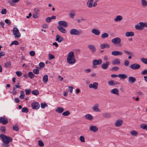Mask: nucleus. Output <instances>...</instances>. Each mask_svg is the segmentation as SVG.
<instances>
[{
	"instance_id": "obj_1",
	"label": "nucleus",
	"mask_w": 147,
	"mask_h": 147,
	"mask_svg": "<svg viewBox=\"0 0 147 147\" xmlns=\"http://www.w3.org/2000/svg\"><path fill=\"white\" fill-rule=\"evenodd\" d=\"M0 138L3 142L2 146L4 147H9V144L12 141V138L9 136H7L3 134H0Z\"/></svg>"
},
{
	"instance_id": "obj_2",
	"label": "nucleus",
	"mask_w": 147,
	"mask_h": 147,
	"mask_svg": "<svg viewBox=\"0 0 147 147\" xmlns=\"http://www.w3.org/2000/svg\"><path fill=\"white\" fill-rule=\"evenodd\" d=\"M67 60V62L71 64H73L76 63V60L73 52L71 51L69 53Z\"/></svg>"
},
{
	"instance_id": "obj_3",
	"label": "nucleus",
	"mask_w": 147,
	"mask_h": 147,
	"mask_svg": "<svg viewBox=\"0 0 147 147\" xmlns=\"http://www.w3.org/2000/svg\"><path fill=\"white\" fill-rule=\"evenodd\" d=\"M144 27L147 28V22H140L135 26V28L138 30H142Z\"/></svg>"
},
{
	"instance_id": "obj_4",
	"label": "nucleus",
	"mask_w": 147,
	"mask_h": 147,
	"mask_svg": "<svg viewBox=\"0 0 147 147\" xmlns=\"http://www.w3.org/2000/svg\"><path fill=\"white\" fill-rule=\"evenodd\" d=\"M82 33V30H78L76 29H72L70 31V33L72 35H79Z\"/></svg>"
},
{
	"instance_id": "obj_5",
	"label": "nucleus",
	"mask_w": 147,
	"mask_h": 147,
	"mask_svg": "<svg viewBox=\"0 0 147 147\" xmlns=\"http://www.w3.org/2000/svg\"><path fill=\"white\" fill-rule=\"evenodd\" d=\"M13 33L15 37L19 38L21 36L19 30L17 28H14Z\"/></svg>"
},
{
	"instance_id": "obj_6",
	"label": "nucleus",
	"mask_w": 147,
	"mask_h": 147,
	"mask_svg": "<svg viewBox=\"0 0 147 147\" xmlns=\"http://www.w3.org/2000/svg\"><path fill=\"white\" fill-rule=\"evenodd\" d=\"M32 108L33 109L37 110L40 107L39 104L38 102H32L31 104Z\"/></svg>"
},
{
	"instance_id": "obj_7",
	"label": "nucleus",
	"mask_w": 147,
	"mask_h": 147,
	"mask_svg": "<svg viewBox=\"0 0 147 147\" xmlns=\"http://www.w3.org/2000/svg\"><path fill=\"white\" fill-rule=\"evenodd\" d=\"M8 123L7 118L5 116L0 117V123L3 125H6Z\"/></svg>"
},
{
	"instance_id": "obj_8",
	"label": "nucleus",
	"mask_w": 147,
	"mask_h": 147,
	"mask_svg": "<svg viewBox=\"0 0 147 147\" xmlns=\"http://www.w3.org/2000/svg\"><path fill=\"white\" fill-rule=\"evenodd\" d=\"M129 67L133 69L137 70L140 68L141 66L138 64L135 63L130 65Z\"/></svg>"
},
{
	"instance_id": "obj_9",
	"label": "nucleus",
	"mask_w": 147,
	"mask_h": 147,
	"mask_svg": "<svg viewBox=\"0 0 147 147\" xmlns=\"http://www.w3.org/2000/svg\"><path fill=\"white\" fill-rule=\"evenodd\" d=\"M112 42L115 44H118L121 41V40L120 38L116 37L112 39L111 40Z\"/></svg>"
},
{
	"instance_id": "obj_10",
	"label": "nucleus",
	"mask_w": 147,
	"mask_h": 147,
	"mask_svg": "<svg viewBox=\"0 0 147 147\" xmlns=\"http://www.w3.org/2000/svg\"><path fill=\"white\" fill-rule=\"evenodd\" d=\"M92 64L94 66H95L97 65H100L102 63V61L101 59H94L92 61Z\"/></svg>"
},
{
	"instance_id": "obj_11",
	"label": "nucleus",
	"mask_w": 147,
	"mask_h": 147,
	"mask_svg": "<svg viewBox=\"0 0 147 147\" xmlns=\"http://www.w3.org/2000/svg\"><path fill=\"white\" fill-rule=\"evenodd\" d=\"M98 84L96 82H94L93 84H90L89 85V87L90 88H93L95 90L98 88Z\"/></svg>"
},
{
	"instance_id": "obj_12",
	"label": "nucleus",
	"mask_w": 147,
	"mask_h": 147,
	"mask_svg": "<svg viewBox=\"0 0 147 147\" xmlns=\"http://www.w3.org/2000/svg\"><path fill=\"white\" fill-rule=\"evenodd\" d=\"M88 48L92 51V53H94L96 51L95 47L92 45H89L88 46Z\"/></svg>"
},
{
	"instance_id": "obj_13",
	"label": "nucleus",
	"mask_w": 147,
	"mask_h": 147,
	"mask_svg": "<svg viewBox=\"0 0 147 147\" xmlns=\"http://www.w3.org/2000/svg\"><path fill=\"white\" fill-rule=\"evenodd\" d=\"M59 26H63L64 27H66L67 26V24L66 22L64 21H60L58 22Z\"/></svg>"
},
{
	"instance_id": "obj_14",
	"label": "nucleus",
	"mask_w": 147,
	"mask_h": 147,
	"mask_svg": "<svg viewBox=\"0 0 147 147\" xmlns=\"http://www.w3.org/2000/svg\"><path fill=\"white\" fill-rule=\"evenodd\" d=\"M110 64V63L109 61H106L105 63L102 64L101 67L104 69H107Z\"/></svg>"
},
{
	"instance_id": "obj_15",
	"label": "nucleus",
	"mask_w": 147,
	"mask_h": 147,
	"mask_svg": "<svg viewBox=\"0 0 147 147\" xmlns=\"http://www.w3.org/2000/svg\"><path fill=\"white\" fill-rule=\"evenodd\" d=\"M111 63L114 65H119L120 63V59L118 58H115L111 62Z\"/></svg>"
},
{
	"instance_id": "obj_16",
	"label": "nucleus",
	"mask_w": 147,
	"mask_h": 147,
	"mask_svg": "<svg viewBox=\"0 0 147 147\" xmlns=\"http://www.w3.org/2000/svg\"><path fill=\"white\" fill-rule=\"evenodd\" d=\"M111 54L113 56L122 55L123 53L121 51H115L111 52Z\"/></svg>"
},
{
	"instance_id": "obj_17",
	"label": "nucleus",
	"mask_w": 147,
	"mask_h": 147,
	"mask_svg": "<svg viewBox=\"0 0 147 147\" xmlns=\"http://www.w3.org/2000/svg\"><path fill=\"white\" fill-rule=\"evenodd\" d=\"M89 130L93 132H96L98 130V128L97 127L95 126H91L89 127Z\"/></svg>"
},
{
	"instance_id": "obj_18",
	"label": "nucleus",
	"mask_w": 147,
	"mask_h": 147,
	"mask_svg": "<svg viewBox=\"0 0 147 147\" xmlns=\"http://www.w3.org/2000/svg\"><path fill=\"white\" fill-rule=\"evenodd\" d=\"M123 18L122 16L120 15L117 16L114 19V21L117 22L118 21L120 22L123 20Z\"/></svg>"
},
{
	"instance_id": "obj_19",
	"label": "nucleus",
	"mask_w": 147,
	"mask_h": 147,
	"mask_svg": "<svg viewBox=\"0 0 147 147\" xmlns=\"http://www.w3.org/2000/svg\"><path fill=\"white\" fill-rule=\"evenodd\" d=\"M110 92L111 93L117 95H119V90L117 88H115L111 90Z\"/></svg>"
},
{
	"instance_id": "obj_20",
	"label": "nucleus",
	"mask_w": 147,
	"mask_h": 147,
	"mask_svg": "<svg viewBox=\"0 0 147 147\" xmlns=\"http://www.w3.org/2000/svg\"><path fill=\"white\" fill-rule=\"evenodd\" d=\"M92 32L94 34L96 35H98L100 34V32L99 30L96 29H93L92 30Z\"/></svg>"
},
{
	"instance_id": "obj_21",
	"label": "nucleus",
	"mask_w": 147,
	"mask_h": 147,
	"mask_svg": "<svg viewBox=\"0 0 147 147\" xmlns=\"http://www.w3.org/2000/svg\"><path fill=\"white\" fill-rule=\"evenodd\" d=\"M63 38L61 36H60L59 35L57 34L56 35V41H57L59 42H60L64 40Z\"/></svg>"
},
{
	"instance_id": "obj_22",
	"label": "nucleus",
	"mask_w": 147,
	"mask_h": 147,
	"mask_svg": "<svg viewBox=\"0 0 147 147\" xmlns=\"http://www.w3.org/2000/svg\"><path fill=\"white\" fill-rule=\"evenodd\" d=\"M122 123L123 121L121 120H118L117 121L115 125L116 127H119L122 125Z\"/></svg>"
},
{
	"instance_id": "obj_23",
	"label": "nucleus",
	"mask_w": 147,
	"mask_h": 147,
	"mask_svg": "<svg viewBox=\"0 0 147 147\" xmlns=\"http://www.w3.org/2000/svg\"><path fill=\"white\" fill-rule=\"evenodd\" d=\"M128 81L129 83H134L136 80V78L133 76L129 77Z\"/></svg>"
},
{
	"instance_id": "obj_24",
	"label": "nucleus",
	"mask_w": 147,
	"mask_h": 147,
	"mask_svg": "<svg viewBox=\"0 0 147 147\" xmlns=\"http://www.w3.org/2000/svg\"><path fill=\"white\" fill-rule=\"evenodd\" d=\"M134 33L132 32H127L125 34V36L126 37L134 36Z\"/></svg>"
},
{
	"instance_id": "obj_25",
	"label": "nucleus",
	"mask_w": 147,
	"mask_h": 147,
	"mask_svg": "<svg viewBox=\"0 0 147 147\" xmlns=\"http://www.w3.org/2000/svg\"><path fill=\"white\" fill-rule=\"evenodd\" d=\"M98 104H96L92 107L93 110L95 112H100V111L98 108Z\"/></svg>"
},
{
	"instance_id": "obj_26",
	"label": "nucleus",
	"mask_w": 147,
	"mask_h": 147,
	"mask_svg": "<svg viewBox=\"0 0 147 147\" xmlns=\"http://www.w3.org/2000/svg\"><path fill=\"white\" fill-rule=\"evenodd\" d=\"M94 0H88L87 2V6L89 8L92 7V3Z\"/></svg>"
},
{
	"instance_id": "obj_27",
	"label": "nucleus",
	"mask_w": 147,
	"mask_h": 147,
	"mask_svg": "<svg viewBox=\"0 0 147 147\" xmlns=\"http://www.w3.org/2000/svg\"><path fill=\"white\" fill-rule=\"evenodd\" d=\"M57 28L59 30L63 33H65L66 32V30L61 26H58Z\"/></svg>"
},
{
	"instance_id": "obj_28",
	"label": "nucleus",
	"mask_w": 147,
	"mask_h": 147,
	"mask_svg": "<svg viewBox=\"0 0 147 147\" xmlns=\"http://www.w3.org/2000/svg\"><path fill=\"white\" fill-rule=\"evenodd\" d=\"M85 118L89 120H92L93 119V117L90 114H88L85 116Z\"/></svg>"
},
{
	"instance_id": "obj_29",
	"label": "nucleus",
	"mask_w": 147,
	"mask_h": 147,
	"mask_svg": "<svg viewBox=\"0 0 147 147\" xmlns=\"http://www.w3.org/2000/svg\"><path fill=\"white\" fill-rule=\"evenodd\" d=\"M43 81L45 84L47 83L48 81V76L47 75H45L43 77Z\"/></svg>"
},
{
	"instance_id": "obj_30",
	"label": "nucleus",
	"mask_w": 147,
	"mask_h": 147,
	"mask_svg": "<svg viewBox=\"0 0 147 147\" xmlns=\"http://www.w3.org/2000/svg\"><path fill=\"white\" fill-rule=\"evenodd\" d=\"M63 111L64 109L61 107H59L56 110V111L59 113H61Z\"/></svg>"
},
{
	"instance_id": "obj_31",
	"label": "nucleus",
	"mask_w": 147,
	"mask_h": 147,
	"mask_svg": "<svg viewBox=\"0 0 147 147\" xmlns=\"http://www.w3.org/2000/svg\"><path fill=\"white\" fill-rule=\"evenodd\" d=\"M140 127L142 129H146L147 131V125L145 124H142L140 125Z\"/></svg>"
},
{
	"instance_id": "obj_32",
	"label": "nucleus",
	"mask_w": 147,
	"mask_h": 147,
	"mask_svg": "<svg viewBox=\"0 0 147 147\" xmlns=\"http://www.w3.org/2000/svg\"><path fill=\"white\" fill-rule=\"evenodd\" d=\"M108 36L109 35L107 33L104 32L101 34V37L102 38L104 39L108 37Z\"/></svg>"
},
{
	"instance_id": "obj_33",
	"label": "nucleus",
	"mask_w": 147,
	"mask_h": 147,
	"mask_svg": "<svg viewBox=\"0 0 147 147\" xmlns=\"http://www.w3.org/2000/svg\"><path fill=\"white\" fill-rule=\"evenodd\" d=\"M118 76L120 78H121L123 79L126 78L127 77V76L124 74H121L118 75Z\"/></svg>"
},
{
	"instance_id": "obj_34",
	"label": "nucleus",
	"mask_w": 147,
	"mask_h": 147,
	"mask_svg": "<svg viewBox=\"0 0 147 147\" xmlns=\"http://www.w3.org/2000/svg\"><path fill=\"white\" fill-rule=\"evenodd\" d=\"M11 65V62L10 61H7L5 64V67L6 68H9L10 67Z\"/></svg>"
},
{
	"instance_id": "obj_35",
	"label": "nucleus",
	"mask_w": 147,
	"mask_h": 147,
	"mask_svg": "<svg viewBox=\"0 0 147 147\" xmlns=\"http://www.w3.org/2000/svg\"><path fill=\"white\" fill-rule=\"evenodd\" d=\"M103 116L105 118H108L111 117V115L109 113H105L103 114Z\"/></svg>"
},
{
	"instance_id": "obj_36",
	"label": "nucleus",
	"mask_w": 147,
	"mask_h": 147,
	"mask_svg": "<svg viewBox=\"0 0 147 147\" xmlns=\"http://www.w3.org/2000/svg\"><path fill=\"white\" fill-rule=\"evenodd\" d=\"M130 134L134 136H136L138 134V133L135 130H133L130 132Z\"/></svg>"
},
{
	"instance_id": "obj_37",
	"label": "nucleus",
	"mask_w": 147,
	"mask_h": 147,
	"mask_svg": "<svg viewBox=\"0 0 147 147\" xmlns=\"http://www.w3.org/2000/svg\"><path fill=\"white\" fill-rule=\"evenodd\" d=\"M141 2L143 6L145 7L147 6V2L146 0H141Z\"/></svg>"
},
{
	"instance_id": "obj_38",
	"label": "nucleus",
	"mask_w": 147,
	"mask_h": 147,
	"mask_svg": "<svg viewBox=\"0 0 147 147\" xmlns=\"http://www.w3.org/2000/svg\"><path fill=\"white\" fill-rule=\"evenodd\" d=\"M28 76L31 79H32L35 76L33 74V73L31 71H30V72H29L28 74Z\"/></svg>"
},
{
	"instance_id": "obj_39",
	"label": "nucleus",
	"mask_w": 147,
	"mask_h": 147,
	"mask_svg": "<svg viewBox=\"0 0 147 147\" xmlns=\"http://www.w3.org/2000/svg\"><path fill=\"white\" fill-rule=\"evenodd\" d=\"M22 112L23 113H28V109L26 107H24L22 109Z\"/></svg>"
},
{
	"instance_id": "obj_40",
	"label": "nucleus",
	"mask_w": 147,
	"mask_h": 147,
	"mask_svg": "<svg viewBox=\"0 0 147 147\" xmlns=\"http://www.w3.org/2000/svg\"><path fill=\"white\" fill-rule=\"evenodd\" d=\"M141 61L147 65V58H142L141 59Z\"/></svg>"
},
{
	"instance_id": "obj_41",
	"label": "nucleus",
	"mask_w": 147,
	"mask_h": 147,
	"mask_svg": "<svg viewBox=\"0 0 147 147\" xmlns=\"http://www.w3.org/2000/svg\"><path fill=\"white\" fill-rule=\"evenodd\" d=\"M70 114V112L68 111H66L65 112H63L62 115L63 116H67Z\"/></svg>"
},
{
	"instance_id": "obj_42",
	"label": "nucleus",
	"mask_w": 147,
	"mask_h": 147,
	"mask_svg": "<svg viewBox=\"0 0 147 147\" xmlns=\"http://www.w3.org/2000/svg\"><path fill=\"white\" fill-rule=\"evenodd\" d=\"M32 93L35 95H38L39 93V91L37 90H34L32 92Z\"/></svg>"
},
{
	"instance_id": "obj_43",
	"label": "nucleus",
	"mask_w": 147,
	"mask_h": 147,
	"mask_svg": "<svg viewBox=\"0 0 147 147\" xmlns=\"http://www.w3.org/2000/svg\"><path fill=\"white\" fill-rule=\"evenodd\" d=\"M119 69V67H112L111 70L113 71H117Z\"/></svg>"
},
{
	"instance_id": "obj_44",
	"label": "nucleus",
	"mask_w": 147,
	"mask_h": 147,
	"mask_svg": "<svg viewBox=\"0 0 147 147\" xmlns=\"http://www.w3.org/2000/svg\"><path fill=\"white\" fill-rule=\"evenodd\" d=\"M19 44L18 42L16 40H14L10 44V46H11V45H18Z\"/></svg>"
},
{
	"instance_id": "obj_45",
	"label": "nucleus",
	"mask_w": 147,
	"mask_h": 147,
	"mask_svg": "<svg viewBox=\"0 0 147 147\" xmlns=\"http://www.w3.org/2000/svg\"><path fill=\"white\" fill-rule=\"evenodd\" d=\"M108 84L111 86H113L115 85V84L113 80H110L108 82Z\"/></svg>"
},
{
	"instance_id": "obj_46",
	"label": "nucleus",
	"mask_w": 147,
	"mask_h": 147,
	"mask_svg": "<svg viewBox=\"0 0 147 147\" xmlns=\"http://www.w3.org/2000/svg\"><path fill=\"white\" fill-rule=\"evenodd\" d=\"M141 74L143 75H147V69H145L142 71L141 72Z\"/></svg>"
},
{
	"instance_id": "obj_47",
	"label": "nucleus",
	"mask_w": 147,
	"mask_h": 147,
	"mask_svg": "<svg viewBox=\"0 0 147 147\" xmlns=\"http://www.w3.org/2000/svg\"><path fill=\"white\" fill-rule=\"evenodd\" d=\"M49 59L50 60L55 58L53 55L50 53L49 54Z\"/></svg>"
},
{
	"instance_id": "obj_48",
	"label": "nucleus",
	"mask_w": 147,
	"mask_h": 147,
	"mask_svg": "<svg viewBox=\"0 0 147 147\" xmlns=\"http://www.w3.org/2000/svg\"><path fill=\"white\" fill-rule=\"evenodd\" d=\"M38 144L39 146L40 147H42L44 146V144L43 142L41 140L38 141Z\"/></svg>"
},
{
	"instance_id": "obj_49",
	"label": "nucleus",
	"mask_w": 147,
	"mask_h": 147,
	"mask_svg": "<svg viewBox=\"0 0 147 147\" xmlns=\"http://www.w3.org/2000/svg\"><path fill=\"white\" fill-rule=\"evenodd\" d=\"M1 130L2 133L5 134V127L4 126H2L1 128Z\"/></svg>"
},
{
	"instance_id": "obj_50",
	"label": "nucleus",
	"mask_w": 147,
	"mask_h": 147,
	"mask_svg": "<svg viewBox=\"0 0 147 147\" xmlns=\"http://www.w3.org/2000/svg\"><path fill=\"white\" fill-rule=\"evenodd\" d=\"M25 91L26 92V95H28L30 94L31 93V90L30 89L27 90L25 89Z\"/></svg>"
},
{
	"instance_id": "obj_51",
	"label": "nucleus",
	"mask_w": 147,
	"mask_h": 147,
	"mask_svg": "<svg viewBox=\"0 0 147 147\" xmlns=\"http://www.w3.org/2000/svg\"><path fill=\"white\" fill-rule=\"evenodd\" d=\"M33 71L34 73L36 74H38L39 73V71L38 69H34Z\"/></svg>"
},
{
	"instance_id": "obj_52",
	"label": "nucleus",
	"mask_w": 147,
	"mask_h": 147,
	"mask_svg": "<svg viewBox=\"0 0 147 147\" xmlns=\"http://www.w3.org/2000/svg\"><path fill=\"white\" fill-rule=\"evenodd\" d=\"M80 139L81 142H85L84 138L83 136H81L80 137Z\"/></svg>"
},
{
	"instance_id": "obj_53",
	"label": "nucleus",
	"mask_w": 147,
	"mask_h": 147,
	"mask_svg": "<svg viewBox=\"0 0 147 147\" xmlns=\"http://www.w3.org/2000/svg\"><path fill=\"white\" fill-rule=\"evenodd\" d=\"M13 130L18 131L19 130V128L17 126H13Z\"/></svg>"
},
{
	"instance_id": "obj_54",
	"label": "nucleus",
	"mask_w": 147,
	"mask_h": 147,
	"mask_svg": "<svg viewBox=\"0 0 147 147\" xmlns=\"http://www.w3.org/2000/svg\"><path fill=\"white\" fill-rule=\"evenodd\" d=\"M41 105V107L42 109L46 107L47 106V105L45 103H41L40 104Z\"/></svg>"
},
{
	"instance_id": "obj_55",
	"label": "nucleus",
	"mask_w": 147,
	"mask_h": 147,
	"mask_svg": "<svg viewBox=\"0 0 147 147\" xmlns=\"http://www.w3.org/2000/svg\"><path fill=\"white\" fill-rule=\"evenodd\" d=\"M129 62L128 60H126L125 61L124 64L125 66H127L129 65Z\"/></svg>"
},
{
	"instance_id": "obj_56",
	"label": "nucleus",
	"mask_w": 147,
	"mask_h": 147,
	"mask_svg": "<svg viewBox=\"0 0 147 147\" xmlns=\"http://www.w3.org/2000/svg\"><path fill=\"white\" fill-rule=\"evenodd\" d=\"M30 55L32 56H33L35 55V53L34 51H32L29 52Z\"/></svg>"
},
{
	"instance_id": "obj_57",
	"label": "nucleus",
	"mask_w": 147,
	"mask_h": 147,
	"mask_svg": "<svg viewBox=\"0 0 147 147\" xmlns=\"http://www.w3.org/2000/svg\"><path fill=\"white\" fill-rule=\"evenodd\" d=\"M16 73L18 77H20L22 75V73L20 71H17Z\"/></svg>"
},
{
	"instance_id": "obj_58",
	"label": "nucleus",
	"mask_w": 147,
	"mask_h": 147,
	"mask_svg": "<svg viewBox=\"0 0 147 147\" xmlns=\"http://www.w3.org/2000/svg\"><path fill=\"white\" fill-rule=\"evenodd\" d=\"M39 66L40 67L43 68L45 66V64L43 62H40L39 64Z\"/></svg>"
},
{
	"instance_id": "obj_59",
	"label": "nucleus",
	"mask_w": 147,
	"mask_h": 147,
	"mask_svg": "<svg viewBox=\"0 0 147 147\" xmlns=\"http://www.w3.org/2000/svg\"><path fill=\"white\" fill-rule=\"evenodd\" d=\"M5 23L9 25L11 24V22L8 19L5 20Z\"/></svg>"
},
{
	"instance_id": "obj_60",
	"label": "nucleus",
	"mask_w": 147,
	"mask_h": 147,
	"mask_svg": "<svg viewBox=\"0 0 147 147\" xmlns=\"http://www.w3.org/2000/svg\"><path fill=\"white\" fill-rule=\"evenodd\" d=\"M85 20V19L84 18H81L80 19H78L77 20V22L78 23H80L81 22H82L83 21H84Z\"/></svg>"
},
{
	"instance_id": "obj_61",
	"label": "nucleus",
	"mask_w": 147,
	"mask_h": 147,
	"mask_svg": "<svg viewBox=\"0 0 147 147\" xmlns=\"http://www.w3.org/2000/svg\"><path fill=\"white\" fill-rule=\"evenodd\" d=\"M51 20V19L50 17H47L46 18V22L47 23H49Z\"/></svg>"
},
{
	"instance_id": "obj_62",
	"label": "nucleus",
	"mask_w": 147,
	"mask_h": 147,
	"mask_svg": "<svg viewBox=\"0 0 147 147\" xmlns=\"http://www.w3.org/2000/svg\"><path fill=\"white\" fill-rule=\"evenodd\" d=\"M7 11L5 9H2L1 11V13L2 14H5L6 13Z\"/></svg>"
},
{
	"instance_id": "obj_63",
	"label": "nucleus",
	"mask_w": 147,
	"mask_h": 147,
	"mask_svg": "<svg viewBox=\"0 0 147 147\" xmlns=\"http://www.w3.org/2000/svg\"><path fill=\"white\" fill-rule=\"evenodd\" d=\"M16 88L15 87H13V88L12 93L13 94H17V92L15 90Z\"/></svg>"
},
{
	"instance_id": "obj_64",
	"label": "nucleus",
	"mask_w": 147,
	"mask_h": 147,
	"mask_svg": "<svg viewBox=\"0 0 147 147\" xmlns=\"http://www.w3.org/2000/svg\"><path fill=\"white\" fill-rule=\"evenodd\" d=\"M91 71V70L90 69H85L84 70V72L86 73H88Z\"/></svg>"
}]
</instances>
